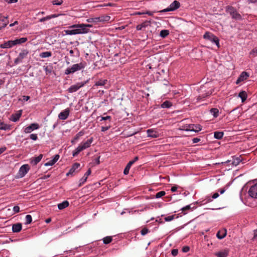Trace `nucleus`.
<instances>
[{
  "label": "nucleus",
  "instance_id": "obj_1",
  "mask_svg": "<svg viewBox=\"0 0 257 257\" xmlns=\"http://www.w3.org/2000/svg\"><path fill=\"white\" fill-rule=\"evenodd\" d=\"M90 24H76L70 27V30H65L66 35H76L87 34L89 32L88 28H91Z\"/></svg>",
  "mask_w": 257,
  "mask_h": 257
},
{
  "label": "nucleus",
  "instance_id": "obj_2",
  "mask_svg": "<svg viewBox=\"0 0 257 257\" xmlns=\"http://www.w3.org/2000/svg\"><path fill=\"white\" fill-rule=\"evenodd\" d=\"M208 84H205L200 87L199 89V92L200 93L199 95L194 98L193 100L194 103L203 100L205 97L212 94V90H208Z\"/></svg>",
  "mask_w": 257,
  "mask_h": 257
},
{
  "label": "nucleus",
  "instance_id": "obj_3",
  "mask_svg": "<svg viewBox=\"0 0 257 257\" xmlns=\"http://www.w3.org/2000/svg\"><path fill=\"white\" fill-rule=\"evenodd\" d=\"M93 141V138H90L85 142H81L77 148L73 151V156H76L81 151L89 148Z\"/></svg>",
  "mask_w": 257,
  "mask_h": 257
},
{
  "label": "nucleus",
  "instance_id": "obj_4",
  "mask_svg": "<svg viewBox=\"0 0 257 257\" xmlns=\"http://www.w3.org/2000/svg\"><path fill=\"white\" fill-rule=\"evenodd\" d=\"M225 11L227 13H229L231 16L232 19L239 21L242 19V17L240 14H239L236 10V9L232 6H227L225 8Z\"/></svg>",
  "mask_w": 257,
  "mask_h": 257
},
{
  "label": "nucleus",
  "instance_id": "obj_5",
  "mask_svg": "<svg viewBox=\"0 0 257 257\" xmlns=\"http://www.w3.org/2000/svg\"><path fill=\"white\" fill-rule=\"evenodd\" d=\"M85 66V65L82 63L74 64L71 67H68L65 70V74L74 73L84 68Z\"/></svg>",
  "mask_w": 257,
  "mask_h": 257
},
{
  "label": "nucleus",
  "instance_id": "obj_6",
  "mask_svg": "<svg viewBox=\"0 0 257 257\" xmlns=\"http://www.w3.org/2000/svg\"><path fill=\"white\" fill-rule=\"evenodd\" d=\"M203 38L215 43L218 47H219L218 38L211 33L208 32H206L203 35Z\"/></svg>",
  "mask_w": 257,
  "mask_h": 257
},
{
  "label": "nucleus",
  "instance_id": "obj_7",
  "mask_svg": "<svg viewBox=\"0 0 257 257\" xmlns=\"http://www.w3.org/2000/svg\"><path fill=\"white\" fill-rule=\"evenodd\" d=\"M180 7V3L177 1H174L170 4L169 7L163 10L160 11L161 13H166L170 11H174Z\"/></svg>",
  "mask_w": 257,
  "mask_h": 257
},
{
  "label": "nucleus",
  "instance_id": "obj_8",
  "mask_svg": "<svg viewBox=\"0 0 257 257\" xmlns=\"http://www.w3.org/2000/svg\"><path fill=\"white\" fill-rule=\"evenodd\" d=\"M184 130L186 131L198 132L202 130V127L199 124H190L185 126Z\"/></svg>",
  "mask_w": 257,
  "mask_h": 257
},
{
  "label": "nucleus",
  "instance_id": "obj_9",
  "mask_svg": "<svg viewBox=\"0 0 257 257\" xmlns=\"http://www.w3.org/2000/svg\"><path fill=\"white\" fill-rule=\"evenodd\" d=\"M30 170V167L28 164L22 165L19 171L18 175L19 178L24 177Z\"/></svg>",
  "mask_w": 257,
  "mask_h": 257
},
{
  "label": "nucleus",
  "instance_id": "obj_10",
  "mask_svg": "<svg viewBox=\"0 0 257 257\" xmlns=\"http://www.w3.org/2000/svg\"><path fill=\"white\" fill-rule=\"evenodd\" d=\"M86 82H78L75 84H74L72 86H71L69 89H68V91L70 93H73L74 92H76L77 91L79 88L83 87L85 84Z\"/></svg>",
  "mask_w": 257,
  "mask_h": 257
},
{
  "label": "nucleus",
  "instance_id": "obj_11",
  "mask_svg": "<svg viewBox=\"0 0 257 257\" xmlns=\"http://www.w3.org/2000/svg\"><path fill=\"white\" fill-rule=\"evenodd\" d=\"M40 128V125L38 123H33L29 126H27L24 128V132L26 134L31 133L34 130H38Z\"/></svg>",
  "mask_w": 257,
  "mask_h": 257
},
{
  "label": "nucleus",
  "instance_id": "obj_12",
  "mask_svg": "<svg viewBox=\"0 0 257 257\" xmlns=\"http://www.w3.org/2000/svg\"><path fill=\"white\" fill-rule=\"evenodd\" d=\"M248 194L251 197L257 199V183L250 187L248 190Z\"/></svg>",
  "mask_w": 257,
  "mask_h": 257
},
{
  "label": "nucleus",
  "instance_id": "obj_13",
  "mask_svg": "<svg viewBox=\"0 0 257 257\" xmlns=\"http://www.w3.org/2000/svg\"><path fill=\"white\" fill-rule=\"evenodd\" d=\"M16 45L14 40L8 41L3 44H1L0 47L2 49H8L13 47Z\"/></svg>",
  "mask_w": 257,
  "mask_h": 257
},
{
  "label": "nucleus",
  "instance_id": "obj_14",
  "mask_svg": "<svg viewBox=\"0 0 257 257\" xmlns=\"http://www.w3.org/2000/svg\"><path fill=\"white\" fill-rule=\"evenodd\" d=\"M249 74L246 72H242L238 77L236 81L237 84H239L240 82L246 80L249 77Z\"/></svg>",
  "mask_w": 257,
  "mask_h": 257
},
{
  "label": "nucleus",
  "instance_id": "obj_15",
  "mask_svg": "<svg viewBox=\"0 0 257 257\" xmlns=\"http://www.w3.org/2000/svg\"><path fill=\"white\" fill-rule=\"evenodd\" d=\"M8 17H3L0 16V30L5 28L9 24L7 20Z\"/></svg>",
  "mask_w": 257,
  "mask_h": 257
},
{
  "label": "nucleus",
  "instance_id": "obj_16",
  "mask_svg": "<svg viewBox=\"0 0 257 257\" xmlns=\"http://www.w3.org/2000/svg\"><path fill=\"white\" fill-rule=\"evenodd\" d=\"M43 155L42 154L39 155L38 157H33L30 159V163L33 165H36L38 163H39L42 160Z\"/></svg>",
  "mask_w": 257,
  "mask_h": 257
},
{
  "label": "nucleus",
  "instance_id": "obj_17",
  "mask_svg": "<svg viewBox=\"0 0 257 257\" xmlns=\"http://www.w3.org/2000/svg\"><path fill=\"white\" fill-rule=\"evenodd\" d=\"M80 166V164L78 163H75L73 164L72 168L70 169L69 171L66 174L67 176L69 175H73L76 170L78 169Z\"/></svg>",
  "mask_w": 257,
  "mask_h": 257
},
{
  "label": "nucleus",
  "instance_id": "obj_18",
  "mask_svg": "<svg viewBox=\"0 0 257 257\" xmlns=\"http://www.w3.org/2000/svg\"><path fill=\"white\" fill-rule=\"evenodd\" d=\"M227 234V231L226 229H222L221 230H219L217 234H216V237L219 239H222L223 238H224Z\"/></svg>",
  "mask_w": 257,
  "mask_h": 257
},
{
  "label": "nucleus",
  "instance_id": "obj_19",
  "mask_svg": "<svg viewBox=\"0 0 257 257\" xmlns=\"http://www.w3.org/2000/svg\"><path fill=\"white\" fill-rule=\"evenodd\" d=\"M151 25V21H146L141 24L138 25L136 29L137 30L140 31L142 30L144 28H146L149 26H150Z\"/></svg>",
  "mask_w": 257,
  "mask_h": 257
},
{
  "label": "nucleus",
  "instance_id": "obj_20",
  "mask_svg": "<svg viewBox=\"0 0 257 257\" xmlns=\"http://www.w3.org/2000/svg\"><path fill=\"white\" fill-rule=\"evenodd\" d=\"M148 136L152 138H156L159 137L158 133L153 130L149 129L147 131Z\"/></svg>",
  "mask_w": 257,
  "mask_h": 257
},
{
  "label": "nucleus",
  "instance_id": "obj_21",
  "mask_svg": "<svg viewBox=\"0 0 257 257\" xmlns=\"http://www.w3.org/2000/svg\"><path fill=\"white\" fill-rule=\"evenodd\" d=\"M22 225L20 223L14 224L12 226V231L13 232H19L22 230Z\"/></svg>",
  "mask_w": 257,
  "mask_h": 257
},
{
  "label": "nucleus",
  "instance_id": "obj_22",
  "mask_svg": "<svg viewBox=\"0 0 257 257\" xmlns=\"http://www.w3.org/2000/svg\"><path fill=\"white\" fill-rule=\"evenodd\" d=\"M21 112L22 111L21 110L19 112L12 114L11 118V120L14 122L17 121L20 119L22 115Z\"/></svg>",
  "mask_w": 257,
  "mask_h": 257
},
{
  "label": "nucleus",
  "instance_id": "obj_23",
  "mask_svg": "<svg viewBox=\"0 0 257 257\" xmlns=\"http://www.w3.org/2000/svg\"><path fill=\"white\" fill-rule=\"evenodd\" d=\"M242 161L240 156L237 157H232V166H236Z\"/></svg>",
  "mask_w": 257,
  "mask_h": 257
},
{
  "label": "nucleus",
  "instance_id": "obj_24",
  "mask_svg": "<svg viewBox=\"0 0 257 257\" xmlns=\"http://www.w3.org/2000/svg\"><path fill=\"white\" fill-rule=\"evenodd\" d=\"M58 15L56 14L51 15L50 16H46L45 17H43L39 20V22H44L46 21L49 20L52 18H55L58 17Z\"/></svg>",
  "mask_w": 257,
  "mask_h": 257
},
{
  "label": "nucleus",
  "instance_id": "obj_25",
  "mask_svg": "<svg viewBox=\"0 0 257 257\" xmlns=\"http://www.w3.org/2000/svg\"><path fill=\"white\" fill-rule=\"evenodd\" d=\"M228 253L227 250H224L223 251L216 252L215 254L217 257H227Z\"/></svg>",
  "mask_w": 257,
  "mask_h": 257
},
{
  "label": "nucleus",
  "instance_id": "obj_26",
  "mask_svg": "<svg viewBox=\"0 0 257 257\" xmlns=\"http://www.w3.org/2000/svg\"><path fill=\"white\" fill-rule=\"evenodd\" d=\"M84 133L83 131H80L78 133H77L76 136L74 137L73 140L71 141V143L74 144L75 143L80 137H82L83 135H84Z\"/></svg>",
  "mask_w": 257,
  "mask_h": 257
},
{
  "label": "nucleus",
  "instance_id": "obj_27",
  "mask_svg": "<svg viewBox=\"0 0 257 257\" xmlns=\"http://www.w3.org/2000/svg\"><path fill=\"white\" fill-rule=\"evenodd\" d=\"M28 54V51L27 50H24L22 51L21 53H20V54L18 56L19 59L20 61H22V60L27 56Z\"/></svg>",
  "mask_w": 257,
  "mask_h": 257
},
{
  "label": "nucleus",
  "instance_id": "obj_28",
  "mask_svg": "<svg viewBox=\"0 0 257 257\" xmlns=\"http://www.w3.org/2000/svg\"><path fill=\"white\" fill-rule=\"evenodd\" d=\"M238 96L241 99V101L243 102L247 98V93L245 91H241L239 93Z\"/></svg>",
  "mask_w": 257,
  "mask_h": 257
},
{
  "label": "nucleus",
  "instance_id": "obj_29",
  "mask_svg": "<svg viewBox=\"0 0 257 257\" xmlns=\"http://www.w3.org/2000/svg\"><path fill=\"white\" fill-rule=\"evenodd\" d=\"M68 51V53L66 54L67 56H65V58H67V59L66 60V62L68 64H69V61L70 60L68 58L69 56L71 57H73L74 56V51L73 50H67Z\"/></svg>",
  "mask_w": 257,
  "mask_h": 257
},
{
  "label": "nucleus",
  "instance_id": "obj_30",
  "mask_svg": "<svg viewBox=\"0 0 257 257\" xmlns=\"http://www.w3.org/2000/svg\"><path fill=\"white\" fill-rule=\"evenodd\" d=\"M100 22H108L110 19V17L108 15H103L98 17Z\"/></svg>",
  "mask_w": 257,
  "mask_h": 257
},
{
  "label": "nucleus",
  "instance_id": "obj_31",
  "mask_svg": "<svg viewBox=\"0 0 257 257\" xmlns=\"http://www.w3.org/2000/svg\"><path fill=\"white\" fill-rule=\"evenodd\" d=\"M172 103L171 102L168 100H166L161 105V107L163 108H168L172 106Z\"/></svg>",
  "mask_w": 257,
  "mask_h": 257
},
{
  "label": "nucleus",
  "instance_id": "obj_32",
  "mask_svg": "<svg viewBox=\"0 0 257 257\" xmlns=\"http://www.w3.org/2000/svg\"><path fill=\"white\" fill-rule=\"evenodd\" d=\"M27 38L26 37H23L20 39H17L15 40V43H16V45L18 44H21L22 43H25L27 41Z\"/></svg>",
  "mask_w": 257,
  "mask_h": 257
},
{
  "label": "nucleus",
  "instance_id": "obj_33",
  "mask_svg": "<svg viewBox=\"0 0 257 257\" xmlns=\"http://www.w3.org/2000/svg\"><path fill=\"white\" fill-rule=\"evenodd\" d=\"M194 208H195V206H193L192 207L191 205H186V206L183 207L181 209V210L184 212V213H183L184 214H186L187 213V212H186V211L192 210Z\"/></svg>",
  "mask_w": 257,
  "mask_h": 257
},
{
  "label": "nucleus",
  "instance_id": "obj_34",
  "mask_svg": "<svg viewBox=\"0 0 257 257\" xmlns=\"http://www.w3.org/2000/svg\"><path fill=\"white\" fill-rule=\"evenodd\" d=\"M170 32L168 30H163L160 33V36L163 38L167 37L169 35Z\"/></svg>",
  "mask_w": 257,
  "mask_h": 257
},
{
  "label": "nucleus",
  "instance_id": "obj_35",
  "mask_svg": "<svg viewBox=\"0 0 257 257\" xmlns=\"http://www.w3.org/2000/svg\"><path fill=\"white\" fill-rule=\"evenodd\" d=\"M11 128V126L9 124H5L2 122L0 124V130H10Z\"/></svg>",
  "mask_w": 257,
  "mask_h": 257
},
{
  "label": "nucleus",
  "instance_id": "obj_36",
  "mask_svg": "<svg viewBox=\"0 0 257 257\" xmlns=\"http://www.w3.org/2000/svg\"><path fill=\"white\" fill-rule=\"evenodd\" d=\"M210 113L214 117H217L219 115V110L216 108H212L210 110Z\"/></svg>",
  "mask_w": 257,
  "mask_h": 257
},
{
  "label": "nucleus",
  "instance_id": "obj_37",
  "mask_svg": "<svg viewBox=\"0 0 257 257\" xmlns=\"http://www.w3.org/2000/svg\"><path fill=\"white\" fill-rule=\"evenodd\" d=\"M223 136V133L222 132H215L214 133V137L215 139H221Z\"/></svg>",
  "mask_w": 257,
  "mask_h": 257
},
{
  "label": "nucleus",
  "instance_id": "obj_38",
  "mask_svg": "<svg viewBox=\"0 0 257 257\" xmlns=\"http://www.w3.org/2000/svg\"><path fill=\"white\" fill-rule=\"evenodd\" d=\"M51 55H52V53L51 52L46 51V52H44L40 53V57L41 58H47V57H50Z\"/></svg>",
  "mask_w": 257,
  "mask_h": 257
},
{
  "label": "nucleus",
  "instance_id": "obj_39",
  "mask_svg": "<svg viewBox=\"0 0 257 257\" xmlns=\"http://www.w3.org/2000/svg\"><path fill=\"white\" fill-rule=\"evenodd\" d=\"M100 19L98 17L90 18L86 20V22L88 23H96L99 22Z\"/></svg>",
  "mask_w": 257,
  "mask_h": 257
},
{
  "label": "nucleus",
  "instance_id": "obj_40",
  "mask_svg": "<svg viewBox=\"0 0 257 257\" xmlns=\"http://www.w3.org/2000/svg\"><path fill=\"white\" fill-rule=\"evenodd\" d=\"M112 239L111 236H106L103 238V243L107 244L111 242Z\"/></svg>",
  "mask_w": 257,
  "mask_h": 257
},
{
  "label": "nucleus",
  "instance_id": "obj_41",
  "mask_svg": "<svg viewBox=\"0 0 257 257\" xmlns=\"http://www.w3.org/2000/svg\"><path fill=\"white\" fill-rule=\"evenodd\" d=\"M106 125L105 126H102L101 127V132H104L107 130H108L110 127L111 125L110 123L106 122Z\"/></svg>",
  "mask_w": 257,
  "mask_h": 257
},
{
  "label": "nucleus",
  "instance_id": "obj_42",
  "mask_svg": "<svg viewBox=\"0 0 257 257\" xmlns=\"http://www.w3.org/2000/svg\"><path fill=\"white\" fill-rule=\"evenodd\" d=\"M107 80H99V81H97L95 85L96 86H104L106 84Z\"/></svg>",
  "mask_w": 257,
  "mask_h": 257
},
{
  "label": "nucleus",
  "instance_id": "obj_43",
  "mask_svg": "<svg viewBox=\"0 0 257 257\" xmlns=\"http://www.w3.org/2000/svg\"><path fill=\"white\" fill-rule=\"evenodd\" d=\"M131 166L132 165H131V163H128L123 171V174L124 175H127L129 173V171Z\"/></svg>",
  "mask_w": 257,
  "mask_h": 257
},
{
  "label": "nucleus",
  "instance_id": "obj_44",
  "mask_svg": "<svg viewBox=\"0 0 257 257\" xmlns=\"http://www.w3.org/2000/svg\"><path fill=\"white\" fill-rule=\"evenodd\" d=\"M26 219V224H30L32 221V217L30 215H27L25 217Z\"/></svg>",
  "mask_w": 257,
  "mask_h": 257
},
{
  "label": "nucleus",
  "instance_id": "obj_45",
  "mask_svg": "<svg viewBox=\"0 0 257 257\" xmlns=\"http://www.w3.org/2000/svg\"><path fill=\"white\" fill-rule=\"evenodd\" d=\"M165 194H166V193L164 191H160V192H158L157 193H156V194L155 195V197L156 198H160L162 197V196H164L165 195Z\"/></svg>",
  "mask_w": 257,
  "mask_h": 257
},
{
  "label": "nucleus",
  "instance_id": "obj_46",
  "mask_svg": "<svg viewBox=\"0 0 257 257\" xmlns=\"http://www.w3.org/2000/svg\"><path fill=\"white\" fill-rule=\"evenodd\" d=\"M111 117L110 116H101V119H100V121H102V120H108L109 121V123H110V122H111Z\"/></svg>",
  "mask_w": 257,
  "mask_h": 257
},
{
  "label": "nucleus",
  "instance_id": "obj_47",
  "mask_svg": "<svg viewBox=\"0 0 257 257\" xmlns=\"http://www.w3.org/2000/svg\"><path fill=\"white\" fill-rule=\"evenodd\" d=\"M87 180V179L86 178V177H84V176H83L82 177V178H81L80 180H79V184L78 185V186L79 187H80Z\"/></svg>",
  "mask_w": 257,
  "mask_h": 257
},
{
  "label": "nucleus",
  "instance_id": "obj_48",
  "mask_svg": "<svg viewBox=\"0 0 257 257\" xmlns=\"http://www.w3.org/2000/svg\"><path fill=\"white\" fill-rule=\"evenodd\" d=\"M250 55H252L253 57H255L257 56V47L253 48L250 52Z\"/></svg>",
  "mask_w": 257,
  "mask_h": 257
},
{
  "label": "nucleus",
  "instance_id": "obj_49",
  "mask_svg": "<svg viewBox=\"0 0 257 257\" xmlns=\"http://www.w3.org/2000/svg\"><path fill=\"white\" fill-rule=\"evenodd\" d=\"M148 232L149 229L146 227L143 228L141 231V233L142 235H145L147 234Z\"/></svg>",
  "mask_w": 257,
  "mask_h": 257
},
{
  "label": "nucleus",
  "instance_id": "obj_50",
  "mask_svg": "<svg viewBox=\"0 0 257 257\" xmlns=\"http://www.w3.org/2000/svg\"><path fill=\"white\" fill-rule=\"evenodd\" d=\"M30 138L33 141H36L38 139V136L36 134H32L30 135Z\"/></svg>",
  "mask_w": 257,
  "mask_h": 257
},
{
  "label": "nucleus",
  "instance_id": "obj_51",
  "mask_svg": "<svg viewBox=\"0 0 257 257\" xmlns=\"http://www.w3.org/2000/svg\"><path fill=\"white\" fill-rule=\"evenodd\" d=\"M55 163L52 160H50L49 161L45 163L44 165L45 166H50L53 165Z\"/></svg>",
  "mask_w": 257,
  "mask_h": 257
},
{
  "label": "nucleus",
  "instance_id": "obj_52",
  "mask_svg": "<svg viewBox=\"0 0 257 257\" xmlns=\"http://www.w3.org/2000/svg\"><path fill=\"white\" fill-rule=\"evenodd\" d=\"M52 3L54 5H58L59 6V5H61L63 3V1L62 0L53 1L52 2Z\"/></svg>",
  "mask_w": 257,
  "mask_h": 257
},
{
  "label": "nucleus",
  "instance_id": "obj_53",
  "mask_svg": "<svg viewBox=\"0 0 257 257\" xmlns=\"http://www.w3.org/2000/svg\"><path fill=\"white\" fill-rule=\"evenodd\" d=\"M174 215L169 216L165 218V220L166 221H170L174 219Z\"/></svg>",
  "mask_w": 257,
  "mask_h": 257
},
{
  "label": "nucleus",
  "instance_id": "obj_54",
  "mask_svg": "<svg viewBox=\"0 0 257 257\" xmlns=\"http://www.w3.org/2000/svg\"><path fill=\"white\" fill-rule=\"evenodd\" d=\"M171 253L173 256H176L178 253V250L177 249H173L171 251Z\"/></svg>",
  "mask_w": 257,
  "mask_h": 257
},
{
  "label": "nucleus",
  "instance_id": "obj_55",
  "mask_svg": "<svg viewBox=\"0 0 257 257\" xmlns=\"http://www.w3.org/2000/svg\"><path fill=\"white\" fill-rule=\"evenodd\" d=\"M58 207L59 209L62 210L64 209V201L60 204H58Z\"/></svg>",
  "mask_w": 257,
  "mask_h": 257
},
{
  "label": "nucleus",
  "instance_id": "obj_56",
  "mask_svg": "<svg viewBox=\"0 0 257 257\" xmlns=\"http://www.w3.org/2000/svg\"><path fill=\"white\" fill-rule=\"evenodd\" d=\"M13 211L15 213H18L20 211V207L18 206H15L13 207Z\"/></svg>",
  "mask_w": 257,
  "mask_h": 257
},
{
  "label": "nucleus",
  "instance_id": "obj_57",
  "mask_svg": "<svg viewBox=\"0 0 257 257\" xmlns=\"http://www.w3.org/2000/svg\"><path fill=\"white\" fill-rule=\"evenodd\" d=\"M59 118L62 120L64 119V111H62L60 113Z\"/></svg>",
  "mask_w": 257,
  "mask_h": 257
},
{
  "label": "nucleus",
  "instance_id": "obj_58",
  "mask_svg": "<svg viewBox=\"0 0 257 257\" xmlns=\"http://www.w3.org/2000/svg\"><path fill=\"white\" fill-rule=\"evenodd\" d=\"M91 170L90 169H89L85 173V174L84 175V177H86V178L87 179V178L88 177V176L91 174Z\"/></svg>",
  "mask_w": 257,
  "mask_h": 257
},
{
  "label": "nucleus",
  "instance_id": "obj_59",
  "mask_svg": "<svg viewBox=\"0 0 257 257\" xmlns=\"http://www.w3.org/2000/svg\"><path fill=\"white\" fill-rule=\"evenodd\" d=\"M189 249H190V248L188 246H184L182 248V251L184 252H187L189 250Z\"/></svg>",
  "mask_w": 257,
  "mask_h": 257
},
{
  "label": "nucleus",
  "instance_id": "obj_60",
  "mask_svg": "<svg viewBox=\"0 0 257 257\" xmlns=\"http://www.w3.org/2000/svg\"><path fill=\"white\" fill-rule=\"evenodd\" d=\"M59 158V155H55V156L54 157V158L52 160L53 161H54V162L55 163H56L58 160Z\"/></svg>",
  "mask_w": 257,
  "mask_h": 257
},
{
  "label": "nucleus",
  "instance_id": "obj_61",
  "mask_svg": "<svg viewBox=\"0 0 257 257\" xmlns=\"http://www.w3.org/2000/svg\"><path fill=\"white\" fill-rule=\"evenodd\" d=\"M200 141V139L198 138H194L192 139L193 143H198Z\"/></svg>",
  "mask_w": 257,
  "mask_h": 257
},
{
  "label": "nucleus",
  "instance_id": "obj_62",
  "mask_svg": "<svg viewBox=\"0 0 257 257\" xmlns=\"http://www.w3.org/2000/svg\"><path fill=\"white\" fill-rule=\"evenodd\" d=\"M6 149L7 148L6 147L0 148V155L4 153L6 150Z\"/></svg>",
  "mask_w": 257,
  "mask_h": 257
},
{
  "label": "nucleus",
  "instance_id": "obj_63",
  "mask_svg": "<svg viewBox=\"0 0 257 257\" xmlns=\"http://www.w3.org/2000/svg\"><path fill=\"white\" fill-rule=\"evenodd\" d=\"M69 114V110L68 109H65V119L68 117Z\"/></svg>",
  "mask_w": 257,
  "mask_h": 257
},
{
  "label": "nucleus",
  "instance_id": "obj_64",
  "mask_svg": "<svg viewBox=\"0 0 257 257\" xmlns=\"http://www.w3.org/2000/svg\"><path fill=\"white\" fill-rule=\"evenodd\" d=\"M219 196V194L218 193H215L212 196L213 199H216Z\"/></svg>",
  "mask_w": 257,
  "mask_h": 257
}]
</instances>
